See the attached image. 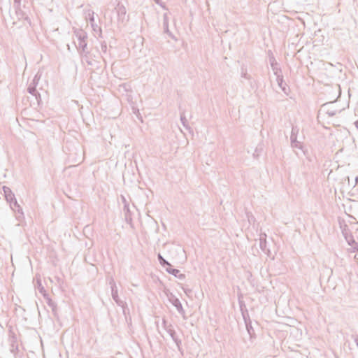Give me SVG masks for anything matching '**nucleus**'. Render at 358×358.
Returning a JSON list of instances; mask_svg holds the SVG:
<instances>
[{"instance_id": "1", "label": "nucleus", "mask_w": 358, "mask_h": 358, "mask_svg": "<svg viewBox=\"0 0 358 358\" xmlns=\"http://www.w3.org/2000/svg\"><path fill=\"white\" fill-rule=\"evenodd\" d=\"M341 228L345 240L351 247V251L352 252H358V243L355 240L347 224H344L343 226H341Z\"/></svg>"}, {"instance_id": "2", "label": "nucleus", "mask_w": 358, "mask_h": 358, "mask_svg": "<svg viewBox=\"0 0 358 358\" xmlns=\"http://www.w3.org/2000/svg\"><path fill=\"white\" fill-rule=\"evenodd\" d=\"M98 49L86 50L85 52L81 53L80 57L83 62H85L90 66H94L96 62V59L99 57Z\"/></svg>"}, {"instance_id": "3", "label": "nucleus", "mask_w": 358, "mask_h": 358, "mask_svg": "<svg viewBox=\"0 0 358 358\" xmlns=\"http://www.w3.org/2000/svg\"><path fill=\"white\" fill-rule=\"evenodd\" d=\"M115 10L117 15V22L119 24L124 25L128 21L129 16L127 15V9L124 5L118 3L115 8Z\"/></svg>"}, {"instance_id": "4", "label": "nucleus", "mask_w": 358, "mask_h": 358, "mask_svg": "<svg viewBox=\"0 0 358 358\" xmlns=\"http://www.w3.org/2000/svg\"><path fill=\"white\" fill-rule=\"evenodd\" d=\"M109 284L110 285V288H111V295H112V298L115 301V302L119 306H121L123 308V312L125 314V308H124V305L126 304L125 302H124L123 301H122L120 298H119V296H118V292H117V286H116V284L113 280V278H111L109 281Z\"/></svg>"}, {"instance_id": "5", "label": "nucleus", "mask_w": 358, "mask_h": 358, "mask_svg": "<svg viewBox=\"0 0 358 358\" xmlns=\"http://www.w3.org/2000/svg\"><path fill=\"white\" fill-rule=\"evenodd\" d=\"M299 131V129L297 127H292L290 135L291 145L292 148L303 150V147L302 143L297 141V134Z\"/></svg>"}, {"instance_id": "6", "label": "nucleus", "mask_w": 358, "mask_h": 358, "mask_svg": "<svg viewBox=\"0 0 358 358\" xmlns=\"http://www.w3.org/2000/svg\"><path fill=\"white\" fill-rule=\"evenodd\" d=\"M166 332L169 334L172 340L176 343L178 350L180 352L182 355H183V350L181 348L182 341L176 335V332L173 329L172 324H169V327L167 328Z\"/></svg>"}, {"instance_id": "7", "label": "nucleus", "mask_w": 358, "mask_h": 358, "mask_svg": "<svg viewBox=\"0 0 358 358\" xmlns=\"http://www.w3.org/2000/svg\"><path fill=\"white\" fill-rule=\"evenodd\" d=\"M268 54H269V63H270V65H271V67L273 71V73L275 76H278V75H281L282 74V69L279 66V64L277 62L275 57L273 56V53L269 51L268 52Z\"/></svg>"}, {"instance_id": "8", "label": "nucleus", "mask_w": 358, "mask_h": 358, "mask_svg": "<svg viewBox=\"0 0 358 358\" xmlns=\"http://www.w3.org/2000/svg\"><path fill=\"white\" fill-rule=\"evenodd\" d=\"M38 79L37 78V76H36L34 79L32 80L31 83L29 84V85L27 87V92L34 96L37 100V101L39 103V99H41V95L36 90V85H38Z\"/></svg>"}, {"instance_id": "9", "label": "nucleus", "mask_w": 358, "mask_h": 358, "mask_svg": "<svg viewBox=\"0 0 358 358\" xmlns=\"http://www.w3.org/2000/svg\"><path fill=\"white\" fill-rule=\"evenodd\" d=\"M10 208L17 213V215H16V218L17 220L21 221L22 219H24V213L22 211V208L17 203L16 199L11 202H9Z\"/></svg>"}, {"instance_id": "10", "label": "nucleus", "mask_w": 358, "mask_h": 358, "mask_svg": "<svg viewBox=\"0 0 358 358\" xmlns=\"http://www.w3.org/2000/svg\"><path fill=\"white\" fill-rule=\"evenodd\" d=\"M259 247L264 254L268 257L271 256V250L267 247L266 234L265 233H261L259 235Z\"/></svg>"}, {"instance_id": "11", "label": "nucleus", "mask_w": 358, "mask_h": 358, "mask_svg": "<svg viewBox=\"0 0 358 358\" xmlns=\"http://www.w3.org/2000/svg\"><path fill=\"white\" fill-rule=\"evenodd\" d=\"M169 300L170 303L177 309L178 312L180 314H185V310L183 309L182 303L178 297H176L173 294H171L170 296H169Z\"/></svg>"}, {"instance_id": "12", "label": "nucleus", "mask_w": 358, "mask_h": 358, "mask_svg": "<svg viewBox=\"0 0 358 358\" xmlns=\"http://www.w3.org/2000/svg\"><path fill=\"white\" fill-rule=\"evenodd\" d=\"M276 81L278 83V85L280 87L282 91L285 94H288L289 92V88L287 86V83L284 81L283 75H278L276 76Z\"/></svg>"}, {"instance_id": "13", "label": "nucleus", "mask_w": 358, "mask_h": 358, "mask_svg": "<svg viewBox=\"0 0 358 358\" xmlns=\"http://www.w3.org/2000/svg\"><path fill=\"white\" fill-rule=\"evenodd\" d=\"M333 102L327 103L324 105H322V108L320 111H323L327 115H328L329 117H333L337 113L341 112L340 110L331 109L329 107L333 104Z\"/></svg>"}, {"instance_id": "14", "label": "nucleus", "mask_w": 358, "mask_h": 358, "mask_svg": "<svg viewBox=\"0 0 358 358\" xmlns=\"http://www.w3.org/2000/svg\"><path fill=\"white\" fill-rule=\"evenodd\" d=\"M46 303L51 308L52 313L55 317H58L57 303L48 296L44 295Z\"/></svg>"}, {"instance_id": "15", "label": "nucleus", "mask_w": 358, "mask_h": 358, "mask_svg": "<svg viewBox=\"0 0 358 358\" xmlns=\"http://www.w3.org/2000/svg\"><path fill=\"white\" fill-rule=\"evenodd\" d=\"M166 271L171 275H173L176 278L179 280H184L185 278V275L184 273H181L180 270L177 268H172V266L166 268Z\"/></svg>"}, {"instance_id": "16", "label": "nucleus", "mask_w": 358, "mask_h": 358, "mask_svg": "<svg viewBox=\"0 0 358 358\" xmlns=\"http://www.w3.org/2000/svg\"><path fill=\"white\" fill-rule=\"evenodd\" d=\"M2 189L3 191L5 199L8 203L11 202L16 199L14 193L12 192L10 187L7 186H3Z\"/></svg>"}, {"instance_id": "17", "label": "nucleus", "mask_w": 358, "mask_h": 358, "mask_svg": "<svg viewBox=\"0 0 358 358\" xmlns=\"http://www.w3.org/2000/svg\"><path fill=\"white\" fill-rule=\"evenodd\" d=\"M163 27L164 32L169 34V36L171 38H175V36L173 35V34L169 31V20H168V15L166 13H164L163 15Z\"/></svg>"}, {"instance_id": "18", "label": "nucleus", "mask_w": 358, "mask_h": 358, "mask_svg": "<svg viewBox=\"0 0 358 358\" xmlns=\"http://www.w3.org/2000/svg\"><path fill=\"white\" fill-rule=\"evenodd\" d=\"M75 35L78 39V41H86L87 38V33L83 29H77L74 31Z\"/></svg>"}, {"instance_id": "19", "label": "nucleus", "mask_w": 358, "mask_h": 358, "mask_svg": "<svg viewBox=\"0 0 358 358\" xmlns=\"http://www.w3.org/2000/svg\"><path fill=\"white\" fill-rule=\"evenodd\" d=\"M123 212L124 215L125 221L127 222V223L131 224L132 217L129 206L123 207Z\"/></svg>"}, {"instance_id": "20", "label": "nucleus", "mask_w": 358, "mask_h": 358, "mask_svg": "<svg viewBox=\"0 0 358 358\" xmlns=\"http://www.w3.org/2000/svg\"><path fill=\"white\" fill-rule=\"evenodd\" d=\"M245 324L247 332L250 336V338L251 339H252L253 338H255V330L252 326V321L245 323Z\"/></svg>"}, {"instance_id": "21", "label": "nucleus", "mask_w": 358, "mask_h": 358, "mask_svg": "<svg viewBox=\"0 0 358 358\" xmlns=\"http://www.w3.org/2000/svg\"><path fill=\"white\" fill-rule=\"evenodd\" d=\"M157 259L160 265L164 268L169 267L171 266V264L167 260H166L160 253L157 255Z\"/></svg>"}, {"instance_id": "22", "label": "nucleus", "mask_w": 358, "mask_h": 358, "mask_svg": "<svg viewBox=\"0 0 358 358\" xmlns=\"http://www.w3.org/2000/svg\"><path fill=\"white\" fill-rule=\"evenodd\" d=\"M87 43L86 41H79L78 43L77 48H78V51L80 52V55H81V53L85 52V51L87 50Z\"/></svg>"}, {"instance_id": "23", "label": "nucleus", "mask_w": 358, "mask_h": 358, "mask_svg": "<svg viewBox=\"0 0 358 358\" xmlns=\"http://www.w3.org/2000/svg\"><path fill=\"white\" fill-rule=\"evenodd\" d=\"M10 351L11 353H13L14 355H16V353L18 352V345L15 341V338H13L11 341Z\"/></svg>"}, {"instance_id": "24", "label": "nucleus", "mask_w": 358, "mask_h": 358, "mask_svg": "<svg viewBox=\"0 0 358 358\" xmlns=\"http://www.w3.org/2000/svg\"><path fill=\"white\" fill-rule=\"evenodd\" d=\"M36 288L38 289V292L41 294H42L43 297H44V295L48 296V294L46 292V290L45 289L44 287L43 286L41 280H37Z\"/></svg>"}, {"instance_id": "25", "label": "nucleus", "mask_w": 358, "mask_h": 358, "mask_svg": "<svg viewBox=\"0 0 358 358\" xmlns=\"http://www.w3.org/2000/svg\"><path fill=\"white\" fill-rule=\"evenodd\" d=\"M19 13L17 14V12L15 11V13L17 15V16L18 17L19 19H24V20H26L29 24H31V20L29 19V17L27 16V15H25L24 13L22 12V10L20 9V6L19 7Z\"/></svg>"}, {"instance_id": "26", "label": "nucleus", "mask_w": 358, "mask_h": 358, "mask_svg": "<svg viewBox=\"0 0 358 358\" xmlns=\"http://www.w3.org/2000/svg\"><path fill=\"white\" fill-rule=\"evenodd\" d=\"M241 315H242V317H243V319L245 323H247V322H249L251 321L248 310H247V311L245 310V312L241 313Z\"/></svg>"}, {"instance_id": "27", "label": "nucleus", "mask_w": 358, "mask_h": 358, "mask_svg": "<svg viewBox=\"0 0 358 358\" xmlns=\"http://www.w3.org/2000/svg\"><path fill=\"white\" fill-rule=\"evenodd\" d=\"M241 77L246 79V80H250L251 76L247 73V71L243 67L241 68Z\"/></svg>"}, {"instance_id": "28", "label": "nucleus", "mask_w": 358, "mask_h": 358, "mask_svg": "<svg viewBox=\"0 0 358 358\" xmlns=\"http://www.w3.org/2000/svg\"><path fill=\"white\" fill-rule=\"evenodd\" d=\"M238 303H239V308H240L241 313L245 312V311L248 310V309L246 308V305L243 301L239 299Z\"/></svg>"}, {"instance_id": "29", "label": "nucleus", "mask_w": 358, "mask_h": 358, "mask_svg": "<svg viewBox=\"0 0 358 358\" xmlns=\"http://www.w3.org/2000/svg\"><path fill=\"white\" fill-rule=\"evenodd\" d=\"M87 19H88L91 23V26L94 27V12H89L88 15L87 17Z\"/></svg>"}, {"instance_id": "30", "label": "nucleus", "mask_w": 358, "mask_h": 358, "mask_svg": "<svg viewBox=\"0 0 358 358\" xmlns=\"http://www.w3.org/2000/svg\"><path fill=\"white\" fill-rule=\"evenodd\" d=\"M21 1L22 0H14L13 1V5H14V7H15L17 14L19 13L18 9H19V7L21 5Z\"/></svg>"}, {"instance_id": "31", "label": "nucleus", "mask_w": 358, "mask_h": 358, "mask_svg": "<svg viewBox=\"0 0 358 358\" xmlns=\"http://www.w3.org/2000/svg\"><path fill=\"white\" fill-rule=\"evenodd\" d=\"M180 121L184 127H187V120L183 113L180 114Z\"/></svg>"}, {"instance_id": "32", "label": "nucleus", "mask_w": 358, "mask_h": 358, "mask_svg": "<svg viewBox=\"0 0 358 358\" xmlns=\"http://www.w3.org/2000/svg\"><path fill=\"white\" fill-rule=\"evenodd\" d=\"M101 51L104 53L106 52L107 51V44L105 41H103L101 42Z\"/></svg>"}, {"instance_id": "33", "label": "nucleus", "mask_w": 358, "mask_h": 358, "mask_svg": "<svg viewBox=\"0 0 358 358\" xmlns=\"http://www.w3.org/2000/svg\"><path fill=\"white\" fill-rule=\"evenodd\" d=\"M121 199L122 201V203H124V207L125 206H129V202L127 201L126 198L123 195H121Z\"/></svg>"}, {"instance_id": "34", "label": "nucleus", "mask_w": 358, "mask_h": 358, "mask_svg": "<svg viewBox=\"0 0 358 358\" xmlns=\"http://www.w3.org/2000/svg\"><path fill=\"white\" fill-rule=\"evenodd\" d=\"M262 150V148H259L258 147L256 148L255 153L253 154L255 157H257L260 155V152Z\"/></svg>"}, {"instance_id": "35", "label": "nucleus", "mask_w": 358, "mask_h": 358, "mask_svg": "<svg viewBox=\"0 0 358 358\" xmlns=\"http://www.w3.org/2000/svg\"><path fill=\"white\" fill-rule=\"evenodd\" d=\"M154 1H155V2L157 4L159 5L162 8H163L164 9H166V7H165V6H164V3H162V1L161 0H154Z\"/></svg>"}, {"instance_id": "36", "label": "nucleus", "mask_w": 358, "mask_h": 358, "mask_svg": "<svg viewBox=\"0 0 358 358\" xmlns=\"http://www.w3.org/2000/svg\"><path fill=\"white\" fill-rule=\"evenodd\" d=\"M162 325L166 331L167 330V328L169 327V324H167V321L164 318L162 320Z\"/></svg>"}, {"instance_id": "37", "label": "nucleus", "mask_w": 358, "mask_h": 358, "mask_svg": "<svg viewBox=\"0 0 358 358\" xmlns=\"http://www.w3.org/2000/svg\"><path fill=\"white\" fill-rule=\"evenodd\" d=\"M92 27L93 28L94 31H96V29H99L101 31V28L99 27L96 24H94V27Z\"/></svg>"}, {"instance_id": "38", "label": "nucleus", "mask_w": 358, "mask_h": 358, "mask_svg": "<svg viewBox=\"0 0 358 358\" xmlns=\"http://www.w3.org/2000/svg\"><path fill=\"white\" fill-rule=\"evenodd\" d=\"M355 184L354 187H355L356 185H358V176L355 177Z\"/></svg>"}, {"instance_id": "39", "label": "nucleus", "mask_w": 358, "mask_h": 358, "mask_svg": "<svg viewBox=\"0 0 358 358\" xmlns=\"http://www.w3.org/2000/svg\"><path fill=\"white\" fill-rule=\"evenodd\" d=\"M355 127L358 129V120L354 122Z\"/></svg>"}, {"instance_id": "40", "label": "nucleus", "mask_w": 358, "mask_h": 358, "mask_svg": "<svg viewBox=\"0 0 358 358\" xmlns=\"http://www.w3.org/2000/svg\"><path fill=\"white\" fill-rule=\"evenodd\" d=\"M355 342L356 345H357V343H358V337L357 336L355 338Z\"/></svg>"}, {"instance_id": "41", "label": "nucleus", "mask_w": 358, "mask_h": 358, "mask_svg": "<svg viewBox=\"0 0 358 358\" xmlns=\"http://www.w3.org/2000/svg\"><path fill=\"white\" fill-rule=\"evenodd\" d=\"M255 220L253 216H251V218L248 217V221L250 222V220Z\"/></svg>"}, {"instance_id": "42", "label": "nucleus", "mask_w": 358, "mask_h": 358, "mask_svg": "<svg viewBox=\"0 0 358 358\" xmlns=\"http://www.w3.org/2000/svg\"><path fill=\"white\" fill-rule=\"evenodd\" d=\"M255 220L253 216H251V218L248 217V221L250 222V220Z\"/></svg>"}, {"instance_id": "43", "label": "nucleus", "mask_w": 358, "mask_h": 358, "mask_svg": "<svg viewBox=\"0 0 358 358\" xmlns=\"http://www.w3.org/2000/svg\"><path fill=\"white\" fill-rule=\"evenodd\" d=\"M255 220L253 216H251V218L248 217V221L250 222V220Z\"/></svg>"}, {"instance_id": "44", "label": "nucleus", "mask_w": 358, "mask_h": 358, "mask_svg": "<svg viewBox=\"0 0 358 358\" xmlns=\"http://www.w3.org/2000/svg\"><path fill=\"white\" fill-rule=\"evenodd\" d=\"M357 224H358V222H357Z\"/></svg>"}]
</instances>
